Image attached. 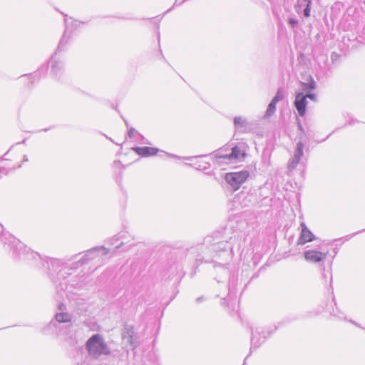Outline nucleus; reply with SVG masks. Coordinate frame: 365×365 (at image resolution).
Returning a JSON list of instances; mask_svg holds the SVG:
<instances>
[{
	"instance_id": "obj_38",
	"label": "nucleus",
	"mask_w": 365,
	"mask_h": 365,
	"mask_svg": "<svg viewBox=\"0 0 365 365\" xmlns=\"http://www.w3.org/2000/svg\"><path fill=\"white\" fill-rule=\"evenodd\" d=\"M123 244V242H121L120 245H116V248H117V249H118V248H119V247H120Z\"/></svg>"
},
{
	"instance_id": "obj_21",
	"label": "nucleus",
	"mask_w": 365,
	"mask_h": 365,
	"mask_svg": "<svg viewBox=\"0 0 365 365\" xmlns=\"http://www.w3.org/2000/svg\"><path fill=\"white\" fill-rule=\"evenodd\" d=\"M78 257V255H74L71 259L73 260H75L72 264H71V267L68 268V270L69 269H78L79 267H81L82 265L85 264H87L86 263V261L83 260V256H82L78 260H76V258Z\"/></svg>"
},
{
	"instance_id": "obj_14",
	"label": "nucleus",
	"mask_w": 365,
	"mask_h": 365,
	"mask_svg": "<svg viewBox=\"0 0 365 365\" xmlns=\"http://www.w3.org/2000/svg\"><path fill=\"white\" fill-rule=\"evenodd\" d=\"M312 0H297L295 10L298 14L303 12L305 17L310 16Z\"/></svg>"
},
{
	"instance_id": "obj_2",
	"label": "nucleus",
	"mask_w": 365,
	"mask_h": 365,
	"mask_svg": "<svg viewBox=\"0 0 365 365\" xmlns=\"http://www.w3.org/2000/svg\"><path fill=\"white\" fill-rule=\"evenodd\" d=\"M86 349L93 359H98L103 355L107 356L110 354L109 346L99 334H93L87 340Z\"/></svg>"
},
{
	"instance_id": "obj_20",
	"label": "nucleus",
	"mask_w": 365,
	"mask_h": 365,
	"mask_svg": "<svg viewBox=\"0 0 365 365\" xmlns=\"http://www.w3.org/2000/svg\"><path fill=\"white\" fill-rule=\"evenodd\" d=\"M234 124L237 130L245 131L247 123L245 118L241 116H237L234 118Z\"/></svg>"
},
{
	"instance_id": "obj_8",
	"label": "nucleus",
	"mask_w": 365,
	"mask_h": 365,
	"mask_svg": "<svg viewBox=\"0 0 365 365\" xmlns=\"http://www.w3.org/2000/svg\"><path fill=\"white\" fill-rule=\"evenodd\" d=\"M304 145L302 142V138L301 137V138H299V141L296 145L294 152V155L289 161V163H288L289 170H293L297 168V166L299 163L301 158L304 155Z\"/></svg>"
},
{
	"instance_id": "obj_5",
	"label": "nucleus",
	"mask_w": 365,
	"mask_h": 365,
	"mask_svg": "<svg viewBox=\"0 0 365 365\" xmlns=\"http://www.w3.org/2000/svg\"><path fill=\"white\" fill-rule=\"evenodd\" d=\"M73 319V315L68 312H60L57 313L55 315V321H51L50 324L58 328L62 334L65 335L66 336V339H69L71 343L76 344L77 343L76 336L71 333V329L72 325L68 324L66 325L65 329H63L62 327H58L57 323L61 324V323H69L71 322Z\"/></svg>"
},
{
	"instance_id": "obj_30",
	"label": "nucleus",
	"mask_w": 365,
	"mask_h": 365,
	"mask_svg": "<svg viewBox=\"0 0 365 365\" xmlns=\"http://www.w3.org/2000/svg\"><path fill=\"white\" fill-rule=\"evenodd\" d=\"M220 269H221V271H222V274L225 275V277L228 276V274H229V271H228V269H227L225 267H224V266H223V267H222L220 268Z\"/></svg>"
},
{
	"instance_id": "obj_24",
	"label": "nucleus",
	"mask_w": 365,
	"mask_h": 365,
	"mask_svg": "<svg viewBox=\"0 0 365 365\" xmlns=\"http://www.w3.org/2000/svg\"><path fill=\"white\" fill-rule=\"evenodd\" d=\"M195 168L199 170H205L210 168V165L207 162L204 161H198L197 163H195Z\"/></svg>"
},
{
	"instance_id": "obj_29",
	"label": "nucleus",
	"mask_w": 365,
	"mask_h": 365,
	"mask_svg": "<svg viewBox=\"0 0 365 365\" xmlns=\"http://www.w3.org/2000/svg\"><path fill=\"white\" fill-rule=\"evenodd\" d=\"M305 96L307 98H308L314 101H317V96L314 93H307Z\"/></svg>"
},
{
	"instance_id": "obj_16",
	"label": "nucleus",
	"mask_w": 365,
	"mask_h": 365,
	"mask_svg": "<svg viewBox=\"0 0 365 365\" xmlns=\"http://www.w3.org/2000/svg\"><path fill=\"white\" fill-rule=\"evenodd\" d=\"M244 157L240 148L237 146L230 148L229 155H225L229 163H237V161Z\"/></svg>"
},
{
	"instance_id": "obj_41",
	"label": "nucleus",
	"mask_w": 365,
	"mask_h": 365,
	"mask_svg": "<svg viewBox=\"0 0 365 365\" xmlns=\"http://www.w3.org/2000/svg\"><path fill=\"white\" fill-rule=\"evenodd\" d=\"M206 156H207V155H200V156H199V158H205V157H206Z\"/></svg>"
},
{
	"instance_id": "obj_26",
	"label": "nucleus",
	"mask_w": 365,
	"mask_h": 365,
	"mask_svg": "<svg viewBox=\"0 0 365 365\" xmlns=\"http://www.w3.org/2000/svg\"><path fill=\"white\" fill-rule=\"evenodd\" d=\"M287 23L291 27L295 28L298 25V20L295 17H289L288 19Z\"/></svg>"
},
{
	"instance_id": "obj_31",
	"label": "nucleus",
	"mask_w": 365,
	"mask_h": 365,
	"mask_svg": "<svg viewBox=\"0 0 365 365\" xmlns=\"http://www.w3.org/2000/svg\"><path fill=\"white\" fill-rule=\"evenodd\" d=\"M364 231H365V230H360V231H359V232H357L356 233H354L352 235H347V236L345 237V240H349V239H351L352 237V236H354V235H356L358 233H360L361 232H364Z\"/></svg>"
},
{
	"instance_id": "obj_23",
	"label": "nucleus",
	"mask_w": 365,
	"mask_h": 365,
	"mask_svg": "<svg viewBox=\"0 0 365 365\" xmlns=\"http://www.w3.org/2000/svg\"><path fill=\"white\" fill-rule=\"evenodd\" d=\"M302 86H303V90L306 91L308 89H310V90L315 89L317 83L314 81V80L312 77H310L309 82V83H302Z\"/></svg>"
},
{
	"instance_id": "obj_10",
	"label": "nucleus",
	"mask_w": 365,
	"mask_h": 365,
	"mask_svg": "<svg viewBox=\"0 0 365 365\" xmlns=\"http://www.w3.org/2000/svg\"><path fill=\"white\" fill-rule=\"evenodd\" d=\"M307 103V96H304L303 92L297 93L294 101V106L299 115L301 117H303L305 115Z\"/></svg>"
},
{
	"instance_id": "obj_36",
	"label": "nucleus",
	"mask_w": 365,
	"mask_h": 365,
	"mask_svg": "<svg viewBox=\"0 0 365 365\" xmlns=\"http://www.w3.org/2000/svg\"><path fill=\"white\" fill-rule=\"evenodd\" d=\"M197 158V156L196 157H186V158H185V159L191 160H192L194 158Z\"/></svg>"
},
{
	"instance_id": "obj_27",
	"label": "nucleus",
	"mask_w": 365,
	"mask_h": 365,
	"mask_svg": "<svg viewBox=\"0 0 365 365\" xmlns=\"http://www.w3.org/2000/svg\"><path fill=\"white\" fill-rule=\"evenodd\" d=\"M137 134H138V133L133 128H130L128 132V135L130 138H134Z\"/></svg>"
},
{
	"instance_id": "obj_39",
	"label": "nucleus",
	"mask_w": 365,
	"mask_h": 365,
	"mask_svg": "<svg viewBox=\"0 0 365 365\" xmlns=\"http://www.w3.org/2000/svg\"><path fill=\"white\" fill-rule=\"evenodd\" d=\"M48 69V66H46L45 68H43V71L46 72Z\"/></svg>"
},
{
	"instance_id": "obj_13",
	"label": "nucleus",
	"mask_w": 365,
	"mask_h": 365,
	"mask_svg": "<svg viewBox=\"0 0 365 365\" xmlns=\"http://www.w3.org/2000/svg\"><path fill=\"white\" fill-rule=\"evenodd\" d=\"M230 153V146L226 145L222 147L213 153V156L215 158L216 163L218 165H221L222 163L228 164V160L225 158V155H229Z\"/></svg>"
},
{
	"instance_id": "obj_40",
	"label": "nucleus",
	"mask_w": 365,
	"mask_h": 365,
	"mask_svg": "<svg viewBox=\"0 0 365 365\" xmlns=\"http://www.w3.org/2000/svg\"><path fill=\"white\" fill-rule=\"evenodd\" d=\"M172 157H173V158H179V157H178V156H176V155H172Z\"/></svg>"
},
{
	"instance_id": "obj_4",
	"label": "nucleus",
	"mask_w": 365,
	"mask_h": 365,
	"mask_svg": "<svg viewBox=\"0 0 365 365\" xmlns=\"http://www.w3.org/2000/svg\"><path fill=\"white\" fill-rule=\"evenodd\" d=\"M203 254L202 257H198L196 261L211 262L212 258H214L220 252H225L227 255H230L228 250H232L227 242L220 241L211 244L209 247H205L201 245L199 247Z\"/></svg>"
},
{
	"instance_id": "obj_37",
	"label": "nucleus",
	"mask_w": 365,
	"mask_h": 365,
	"mask_svg": "<svg viewBox=\"0 0 365 365\" xmlns=\"http://www.w3.org/2000/svg\"><path fill=\"white\" fill-rule=\"evenodd\" d=\"M299 129L302 132H304V129H303V128H302V125H301V124H299Z\"/></svg>"
},
{
	"instance_id": "obj_9",
	"label": "nucleus",
	"mask_w": 365,
	"mask_h": 365,
	"mask_svg": "<svg viewBox=\"0 0 365 365\" xmlns=\"http://www.w3.org/2000/svg\"><path fill=\"white\" fill-rule=\"evenodd\" d=\"M71 21L66 18H65V24H66V29L63 34V36L59 42L57 51H61L63 48L66 46V44L68 43L70 36L71 31L73 30V26L75 27L77 26V21H73L71 19H70Z\"/></svg>"
},
{
	"instance_id": "obj_33",
	"label": "nucleus",
	"mask_w": 365,
	"mask_h": 365,
	"mask_svg": "<svg viewBox=\"0 0 365 365\" xmlns=\"http://www.w3.org/2000/svg\"><path fill=\"white\" fill-rule=\"evenodd\" d=\"M204 300H205L204 297H200L196 299V302L200 303L201 302H202Z\"/></svg>"
},
{
	"instance_id": "obj_7",
	"label": "nucleus",
	"mask_w": 365,
	"mask_h": 365,
	"mask_svg": "<svg viewBox=\"0 0 365 365\" xmlns=\"http://www.w3.org/2000/svg\"><path fill=\"white\" fill-rule=\"evenodd\" d=\"M109 252L108 249L106 248L103 246H98L91 248L87 250L83 256V260L86 261V263L98 259L103 260V257L107 255Z\"/></svg>"
},
{
	"instance_id": "obj_32",
	"label": "nucleus",
	"mask_w": 365,
	"mask_h": 365,
	"mask_svg": "<svg viewBox=\"0 0 365 365\" xmlns=\"http://www.w3.org/2000/svg\"><path fill=\"white\" fill-rule=\"evenodd\" d=\"M58 309L61 311H64L66 309V305L63 303L58 304Z\"/></svg>"
},
{
	"instance_id": "obj_17",
	"label": "nucleus",
	"mask_w": 365,
	"mask_h": 365,
	"mask_svg": "<svg viewBox=\"0 0 365 365\" xmlns=\"http://www.w3.org/2000/svg\"><path fill=\"white\" fill-rule=\"evenodd\" d=\"M132 150L142 157L154 155L158 152V149L151 147H134Z\"/></svg>"
},
{
	"instance_id": "obj_6",
	"label": "nucleus",
	"mask_w": 365,
	"mask_h": 365,
	"mask_svg": "<svg viewBox=\"0 0 365 365\" xmlns=\"http://www.w3.org/2000/svg\"><path fill=\"white\" fill-rule=\"evenodd\" d=\"M249 177V173L246 170L227 173L225 175L226 182L236 190L246 181Z\"/></svg>"
},
{
	"instance_id": "obj_3",
	"label": "nucleus",
	"mask_w": 365,
	"mask_h": 365,
	"mask_svg": "<svg viewBox=\"0 0 365 365\" xmlns=\"http://www.w3.org/2000/svg\"><path fill=\"white\" fill-rule=\"evenodd\" d=\"M67 262L58 259H49L43 264L48 269V274L54 284H57L61 279H65L70 273Z\"/></svg>"
},
{
	"instance_id": "obj_35",
	"label": "nucleus",
	"mask_w": 365,
	"mask_h": 365,
	"mask_svg": "<svg viewBox=\"0 0 365 365\" xmlns=\"http://www.w3.org/2000/svg\"><path fill=\"white\" fill-rule=\"evenodd\" d=\"M115 237H116L117 240H119V239H120V238H122L123 237V234H118Z\"/></svg>"
},
{
	"instance_id": "obj_22",
	"label": "nucleus",
	"mask_w": 365,
	"mask_h": 365,
	"mask_svg": "<svg viewBox=\"0 0 365 365\" xmlns=\"http://www.w3.org/2000/svg\"><path fill=\"white\" fill-rule=\"evenodd\" d=\"M277 103L274 102L272 100V101L269 103L267 109L266 110L265 115L267 117L273 115L276 110V105Z\"/></svg>"
},
{
	"instance_id": "obj_11",
	"label": "nucleus",
	"mask_w": 365,
	"mask_h": 365,
	"mask_svg": "<svg viewBox=\"0 0 365 365\" xmlns=\"http://www.w3.org/2000/svg\"><path fill=\"white\" fill-rule=\"evenodd\" d=\"M304 255L307 261L313 263L319 262L327 257V253L317 250H307L304 252Z\"/></svg>"
},
{
	"instance_id": "obj_42",
	"label": "nucleus",
	"mask_w": 365,
	"mask_h": 365,
	"mask_svg": "<svg viewBox=\"0 0 365 365\" xmlns=\"http://www.w3.org/2000/svg\"><path fill=\"white\" fill-rule=\"evenodd\" d=\"M24 160L27 161L28 159L26 158V156H24Z\"/></svg>"
},
{
	"instance_id": "obj_19",
	"label": "nucleus",
	"mask_w": 365,
	"mask_h": 365,
	"mask_svg": "<svg viewBox=\"0 0 365 365\" xmlns=\"http://www.w3.org/2000/svg\"><path fill=\"white\" fill-rule=\"evenodd\" d=\"M133 334V328L131 327H128L123 329L122 332V338L126 343L130 344V345H133L135 341Z\"/></svg>"
},
{
	"instance_id": "obj_1",
	"label": "nucleus",
	"mask_w": 365,
	"mask_h": 365,
	"mask_svg": "<svg viewBox=\"0 0 365 365\" xmlns=\"http://www.w3.org/2000/svg\"><path fill=\"white\" fill-rule=\"evenodd\" d=\"M1 240L5 248L9 249L12 252V257L14 259L28 262L41 259V256L38 253L28 249L21 242L10 234L3 233Z\"/></svg>"
},
{
	"instance_id": "obj_28",
	"label": "nucleus",
	"mask_w": 365,
	"mask_h": 365,
	"mask_svg": "<svg viewBox=\"0 0 365 365\" xmlns=\"http://www.w3.org/2000/svg\"><path fill=\"white\" fill-rule=\"evenodd\" d=\"M333 314L336 316L339 319H345L344 313L339 312L337 309L336 312L335 310H333Z\"/></svg>"
},
{
	"instance_id": "obj_12",
	"label": "nucleus",
	"mask_w": 365,
	"mask_h": 365,
	"mask_svg": "<svg viewBox=\"0 0 365 365\" xmlns=\"http://www.w3.org/2000/svg\"><path fill=\"white\" fill-rule=\"evenodd\" d=\"M300 226L302 227V231L301 235L298 239L297 244L304 245L307 242L313 241L314 240V235L307 228L306 225L304 222H302Z\"/></svg>"
},
{
	"instance_id": "obj_18",
	"label": "nucleus",
	"mask_w": 365,
	"mask_h": 365,
	"mask_svg": "<svg viewBox=\"0 0 365 365\" xmlns=\"http://www.w3.org/2000/svg\"><path fill=\"white\" fill-rule=\"evenodd\" d=\"M261 331L258 329H256L255 332L252 333L251 338V349L254 348H257L265 339L266 336L263 335L262 337L260 336Z\"/></svg>"
},
{
	"instance_id": "obj_25",
	"label": "nucleus",
	"mask_w": 365,
	"mask_h": 365,
	"mask_svg": "<svg viewBox=\"0 0 365 365\" xmlns=\"http://www.w3.org/2000/svg\"><path fill=\"white\" fill-rule=\"evenodd\" d=\"M284 98V93L281 88L278 89L277 91L275 96L272 98V101H274L276 103H278L279 101L283 100Z\"/></svg>"
},
{
	"instance_id": "obj_15",
	"label": "nucleus",
	"mask_w": 365,
	"mask_h": 365,
	"mask_svg": "<svg viewBox=\"0 0 365 365\" xmlns=\"http://www.w3.org/2000/svg\"><path fill=\"white\" fill-rule=\"evenodd\" d=\"M56 52L52 56L50 59L51 66V72L55 76H58L62 73V71L63 68V62L56 58Z\"/></svg>"
},
{
	"instance_id": "obj_34",
	"label": "nucleus",
	"mask_w": 365,
	"mask_h": 365,
	"mask_svg": "<svg viewBox=\"0 0 365 365\" xmlns=\"http://www.w3.org/2000/svg\"><path fill=\"white\" fill-rule=\"evenodd\" d=\"M205 242L206 243H210L211 242V238L210 237H206L205 240Z\"/></svg>"
}]
</instances>
